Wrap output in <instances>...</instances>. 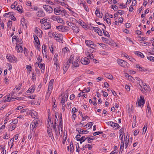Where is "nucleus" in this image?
Masks as SVG:
<instances>
[{"instance_id":"a19ab883","label":"nucleus","mask_w":154,"mask_h":154,"mask_svg":"<svg viewBox=\"0 0 154 154\" xmlns=\"http://www.w3.org/2000/svg\"><path fill=\"white\" fill-rule=\"evenodd\" d=\"M147 128V123L145 124L144 125V126L143 128V134H144L146 131V130Z\"/></svg>"},{"instance_id":"6e6552de","label":"nucleus","mask_w":154,"mask_h":154,"mask_svg":"<svg viewBox=\"0 0 154 154\" xmlns=\"http://www.w3.org/2000/svg\"><path fill=\"white\" fill-rule=\"evenodd\" d=\"M6 57L8 60L11 62L14 63L17 62V58L13 55H8Z\"/></svg>"},{"instance_id":"aec40b11","label":"nucleus","mask_w":154,"mask_h":154,"mask_svg":"<svg viewBox=\"0 0 154 154\" xmlns=\"http://www.w3.org/2000/svg\"><path fill=\"white\" fill-rule=\"evenodd\" d=\"M92 28L94 31L97 33L100 36L102 35L103 34L102 32L99 28L93 27Z\"/></svg>"},{"instance_id":"4468645a","label":"nucleus","mask_w":154,"mask_h":154,"mask_svg":"<svg viewBox=\"0 0 154 154\" xmlns=\"http://www.w3.org/2000/svg\"><path fill=\"white\" fill-rule=\"evenodd\" d=\"M43 8L46 11L49 13H51L53 11V9L50 6L44 5H43Z\"/></svg>"},{"instance_id":"6e6d98bb","label":"nucleus","mask_w":154,"mask_h":154,"mask_svg":"<svg viewBox=\"0 0 154 154\" xmlns=\"http://www.w3.org/2000/svg\"><path fill=\"white\" fill-rule=\"evenodd\" d=\"M102 39L104 43H107L109 42V40L106 38L102 37Z\"/></svg>"},{"instance_id":"cd10ccee","label":"nucleus","mask_w":154,"mask_h":154,"mask_svg":"<svg viewBox=\"0 0 154 154\" xmlns=\"http://www.w3.org/2000/svg\"><path fill=\"white\" fill-rule=\"evenodd\" d=\"M54 80L53 79L51 80L49 83L48 88L49 90H52L53 88V85Z\"/></svg>"},{"instance_id":"dca6fc26","label":"nucleus","mask_w":154,"mask_h":154,"mask_svg":"<svg viewBox=\"0 0 154 154\" xmlns=\"http://www.w3.org/2000/svg\"><path fill=\"white\" fill-rule=\"evenodd\" d=\"M47 49L46 48V46L44 45L42 46V53L43 56L46 58L47 57Z\"/></svg>"},{"instance_id":"774afa93","label":"nucleus","mask_w":154,"mask_h":154,"mask_svg":"<svg viewBox=\"0 0 154 154\" xmlns=\"http://www.w3.org/2000/svg\"><path fill=\"white\" fill-rule=\"evenodd\" d=\"M68 48L67 47H65L63 48L62 49V51L65 54L68 51Z\"/></svg>"},{"instance_id":"e2e57ef3","label":"nucleus","mask_w":154,"mask_h":154,"mask_svg":"<svg viewBox=\"0 0 154 154\" xmlns=\"http://www.w3.org/2000/svg\"><path fill=\"white\" fill-rule=\"evenodd\" d=\"M12 22L11 20H9L8 21L7 26L8 27H11V25L12 24Z\"/></svg>"},{"instance_id":"c03bdc74","label":"nucleus","mask_w":154,"mask_h":154,"mask_svg":"<svg viewBox=\"0 0 154 154\" xmlns=\"http://www.w3.org/2000/svg\"><path fill=\"white\" fill-rule=\"evenodd\" d=\"M91 137H87V141L88 143H91V141L94 140V137L93 136H92Z\"/></svg>"},{"instance_id":"69168bd1","label":"nucleus","mask_w":154,"mask_h":154,"mask_svg":"<svg viewBox=\"0 0 154 154\" xmlns=\"http://www.w3.org/2000/svg\"><path fill=\"white\" fill-rule=\"evenodd\" d=\"M100 54L103 55H108V53L105 52L104 51H100Z\"/></svg>"},{"instance_id":"a211bd4d","label":"nucleus","mask_w":154,"mask_h":154,"mask_svg":"<svg viewBox=\"0 0 154 154\" xmlns=\"http://www.w3.org/2000/svg\"><path fill=\"white\" fill-rule=\"evenodd\" d=\"M48 122L50 127H51L50 125H51V128L54 129L55 131H56L57 129L56 126L53 125V122L51 121V118L49 117L48 119Z\"/></svg>"},{"instance_id":"de8ad7c7","label":"nucleus","mask_w":154,"mask_h":154,"mask_svg":"<svg viewBox=\"0 0 154 154\" xmlns=\"http://www.w3.org/2000/svg\"><path fill=\"white\" fill-rule=\"evenodd\" d=\"M69 67H68V66H66V65H65V64L64 65V67H63V70L64 71V72H63V74H65L66 72L67 71V70H68V68H69Z\"/></svg>"},{"instance_id":"20e7f679","label":"nucleus","mask_w":154,"mask_h":154,"mask_svg":"<svg viewBox=\"0 0 154 154\" xmlns=\"http://www.w3.org/2000/svg\"><path fill=\"white\" fill-rule=\"evenodd\" d=\"M117 62L119 65L121 67L125 68H128L129 67V64L124 60L118 59Z\"/></svg>"},{"instance_id":"864d4df0","label":"nucleus","mask_w":154,"mask_h":154,"mask_svg":"<svg viewBox=\"0 0 154 154\" xmlns=\"http://www.w3.org/2000/svg\"><path fill=\"white\" fill-rule=\"evenodd\" d=\"M18 39L19 38L18 36L16 35H14L12 37V42H14L15 41H16V42H17Z\"/></svg>"},{"instance_id":"37998d69","label":"nucleus","mask_w":154,"mask_h":154,"mask_svg":"<svg viewBox=\"0 0 154 154\" xmlns=\"http://www.w3.org/2000/svg\"><path fill=\"white\" fill-rule=\"evenodd\" d=\"M49 48L50 51L52 53H53V51H54V48H53V46L52 45V44L50 42L49 43Z\"/></svg>"},{"instance_id":"f3484780","label":"nucleus","mask_w":154,"mask_h":154,"mask_svg":"<svg viewBox=\"0 0 154 154\" xmlns=\"http://www.w3.org/2000/svg\"><path fill=\"white\" fill-rule=\"evenodd\" d=\"M123 134H120L119 136V139L120 140H121V146H120V149L122 150L124 148V140H123Z\"/></svg>"},{"instance_id":"f03ea898","label":"nucleus","mask_w":154,"mask_h":154,"mask_svg":"<svg viewBox=\"0 0 154 154\" xmlns=\"http://www.w3.org/2000/svg\"><path fill=\"white\" fill-rule=\"evenodd\" d=\"M139 85L140 86L139 87V88L141 90V91L143 93L146 94L149 93L150 90L149 88L143 81H141L140 82Z\"/></svg>"},{"instance_id":"7c9ffc66","label":"nucleus","mask_w":154,"mask_h":154,"mask_svg":"<svg viewBox=\"0 0 154 154\" xmlns=\"http://www.w3.org/2000/svg\"><path fill=\"white\" fill-rule=\"evenodd\" d=\"M87 137H85V136H82L80 139H79V140H78V141H80V144H82V143L84 142L86 140H87Z\"/></svg>"},{"instance_id":"f8f14e48","label":"nucleus","mask_w":154,"mask_h":154,"mask_svg":"<svg viewBox=\"0 0 154 154\" xmlns=\"http://www.w3.org/2000/svg\"><path fill=\"white\" fill-rule=\"evenodd\" d=\"M41 27L42 29H48L51 28V26L49 22H47L45 24L42 25Z\"/></svg>"},{"instance_id":"58836bf2","label":"nucleus","mask_w":154,"mask_h":154,"mask_svg":"<svg viewBox=\"0 0 154 154\" xmlns=\"http://www.w3.org/2000/svg\"><path fill=\"white\" fill-rule=\"evenodd\" d=\"M47 19L46 18H44L40 20V22L41 23V26L42 25L46 23L47 22Z\"/></svg>"},{"instance_id":"4be33fe9","label":"nucleus","mask_w":154,"mask_h":154,"mask_svg":"<svg viewBox=\"0 0 154 154\" xmlns=\"http://www.w3.org/2000/svg\"><path fill=\"white\" fill-rule=\"evenodd\" d=\"M45 15V13L42 10L38 11L36 13V15L38 17H43Z\"/></svg>"},{"instance_id":"4c0bfd02","label":"nucleus","mask_w":154,"mask_h":154,"mask_svg":"<svg viewBox=\"0 0 154 154\" xmlns=\"http://www.w3.org/2000/svg\"><path fill=\"white\" fill-rule=\"evenodd\" d=\"M62 118H60V123L58 125V130L60 131L61 129L62 128Z\"/></svg>"},{"instance_id":"a878e982","label":"nucleus","mask_w":154,"mask_h":154,"mask_svg":"<svg viewBox=\"0 0 154 154\" xmlns=\"http://www.w3.org/2000/svg\"><path fill=\"white\" fill-rule=\"evenodd\" d=\"M35 89V87L34 86H32L30 87L29 89L27 91V93H32L34 91Z\"/></svg>"},{"instance_id":"4d7b16f0","label":"nucleus","mask_w":154,"mask_h":154,"mask_svg":"<svg viewBox=\"0 0 154 154\" xmlns=\"http://www.w3.org/2000/svg\"><path fill=\"white\" fill-rule=\"evenodd\" d=\"M147 58L151 61H154V57L152 56H147Z\"/></svg>"},{"instance_id":"7ed1b4c3","label":"nucleus","mask_w":154,"mask_h":154,"mask_svg":"<svg viewBox=\"0 0 154 154\" xmlns=\"http://www.w3.org/2000/svg\"><path fill=\"white\" fill-rule=\"evenodd\" d=\"M54 13L57 15H59L63 14L64 15H65L67 14L66 11L60 6L54 8Z\"/></svg>"},{"instance_id":"72a5a7b5","label":"nucleus","mask_w":154,"mask_h":154,"mask_svg":"<svg viewBox=\"0 0 154 154\" xmlns=\"http://www.w3.org/2000/svg\"><path fill=\"white\" fill-rule=\"evenodd\" d=\"M95 14L98 17L102 18V14L100 13L99 10L97 9L95 11Z\"/></svg>"},{"instance_id":"3c124183","label":"nucleus","mask_w":154,"mask_h":154,"mask_svg":"<svg viewBox=\"0 0 154 154\" xmlns=\"http://www.w3.org/2000/svg\"><path fill=\"white\" fill-rule=\"evenodd\" d=\"M12 13L11 12H9L5 14L4 16L5 17H9L11 15H12Z\"/></svg>"},{"instance_id":"1a4fd4ad","label":"nucleus","mask_w":154,"mask_h":154,"mask_svg":"<svg viewBox=\"0 0 154 154\" xmlns=\"http://www.w3.org/2000/svg\"><path fill=\"white\" fill-rule=\"evenodd\" d=\"M79 57H77L74 61L72 62V67H77L79 66V63H80Z\"/></svg>"},{"instance_id":"2eb2a0df","label":"nucleus","mask_w":154,"mask_h":154,"mask_svg":"<svg viewBox=\"0 0 154 154\" xmlns=\"http://www.w3.org/2000/svg\"><path fill=\"white\" fill-rule=\"evenodd\" d=\"M106 123L108 125L110 126L113 128L117 127V128H118L120 127L118 124L114 123L112 122H108Z\"/></svg>"},{"instance_id":"a18cd8bd","label":"nucleus","mask_w":154,"mask_h":154,"mask_svg":"<svg viewBox=\"0 0 154 154\" xmlns=\"http://www.w3.org/2000/svg\"><path fill=\"white\" fill-rule=\"evenodd\" d=\"M90 90V87H89L88 88L86 89V90H84L83 91V92L82 93V95L83 96H85V94H83V93H84L85 92H89Z\"/></svg>"},{"instance_id":"f704fd0d","label":"nucleus","mask_w":154,"mask_h":154,"mask_svg":"<svg viewBox=\"0 0 154 154\" xmlns=\"http://www.w3.org/2000/svg\"><path fill=\"white\" fill-rule=\"evenodd\" d=\"M68 99V97H63L62 98L60 101V103L62 104H65V102H66Z\"/></svg>"},{"instance_id":"49530a36","label":"nucleus","mask_w":154,"mask_h":154,"mask_svg":"<svg viewBox=\"0 0 154 154\" xmlns=\"http://www.w3.org/2000/svg\"><path fill=\"white\" fill-rule=\"evenodd\" d=\"M32 124H34V127H37L38 126V119L34 120L32 122Z\"/></svg>"},{"instance_id":"412c9836","label":"nucleus","mask_w":154,"mask_h":154,"mask_svg":"<svg viewBox=\"0 0 154 154\" xmlns=\"http://www.w3.org/2000/svg\"><path fill=\"white\" fill-rule=\"evenodd\" d=\"M29 114H30L31 116L33 118H37L38 116V113L36 111L32 110L29 112Z\"/></svg>"},{"instance_id":"8fccbe9b","label":"nucleus","mask_w":154,"mask_h":154,"mask_svg":"<svg viewBox=\"0 0 154 154\" xmlns=\"http://www.w3.org/2000/svg\"><path fill=\"white\" fill-rule=\"evenodd\" d=\"M104 35L107 37H109V35L108 32L106 31L103 28L102 29Z\"/></svg>"},{"instance_id":"052dcab7","label":"nucleus","mask_w":154,"mask_h":154,"mask_svg":"<svg viewBox=\"0 0 154 154\" xmlns=\"http://www.w3.org/2000/svg\"><path fill=\"white\" fill-rule=\"evenodd\" d=\"M32 79L33 81V80L36 78V76L35 75V73H34V72H32Z\"/></svg>"},{"instance_id":"13d9d810","label":"nucleus","mask_w":154,"mask_h":154,"mask_svg":"<svg viewBox=\"0 0 154 154\" xmlns=\"http://www.w3.org/2000/svg\"><path fill=\"white\" fill-rule=\"evenodd\" d=\"M136 54H137L138 56L142 58H143L144 57L143 54L140 52H137L136 53Z\"/></svg>"},{"instance_id":"423d86ee","label":"nucleus","mask_w":154,"mask_h":154,"mask_svg":"<svg viewBox=\"0 0 154 154\" xmlns=\"http://www.w3.org/2000/svg\"><path fill=\"white\" fill-rule=\"evenodd\" d=\"M53 37L56 39V40H57L60 43H63V36L61 34L55 33L53 35Z\"/></svg>"},{"instance_id":"bf43d9fd","label":"nucleus","mask_w":154,"mask_h":154,"mask_svg":"<svg viewBox=\"0 0 154 154\" xmlns=\"http://www.w3.org/2000/svg\"><path fill=\"white\" fill-rule=\"evenodd\" d=\"M76 131H78L79 133L80 134H82L83 130L79 128H76Z\"/></svg>"},{"instance_id":"b1692460","label":"nucleus","mask_w":154,"mask_h":154,"mask_svg":"<svg viewBox=\"0 0 154 154\" xmlns=\"http://www.w3.org/2000/svg\"><path fill=\"white\" fill-rule=\"evenodd\" d=\"M38 66L41 69V72L42 73L44 72V69H45V65L44 64H42L41 62H38Z\"/></svg>"},{"instance_id":"603ef678","label":"nucleus","mask_w":154,"mask_h":154,"mask_svg":"<svg viewBox=\"0 0 154 154\" xmlns=\"http://www.w3.org/2000/svg\"><path fill=\"white\" fill-rule=\"evenodd\" d=\"M57 21L59 23H63V19L57 17Z\"/></svg>"},{"instance_id":"9d476101","label":"nucleus","mask_w":154,"mask_h":154,"mask_svg":"<svg viewBox=\"0 0 154 154\" xmlns=\"http://www.w3.org/2000/svg\"><path fill=\"white\" fill-rule=\"evenodd\" d=\"M86 45L89 47L92 48H93L94 47H95L94 42L90 40H85V41Z\"/></svg>"},{"instance_id":"ddd939ff","label":"nucleus","mask_w":154,"mask_h":154,"mask_svg":"<svg viewBox=\"0 0 154 154\" xmlns=\"http://www.w3.org/2000/svg\"><path fill=\"white\" fill-rule=\"evenodd\" d=\"M81 62L83 64L87 65L90 63V61L88 58L84 57L81 59Z\"/></svg>"},{"instance_id":"39448f33","label":"nucleus","mask_w":154,"mask_h":154,"mask_svg":"<svg viewBox=\"0 0 154 154\" xmlns=\"http://www.w3.org/2000/svg\"><path fill=\"white\" fill-rule=\"evenodd\" d=\"M14 97H4L3 100L5 102H8L9 101H13L15 99H22L23 100L24 98L22 97H17L16 98H14Z\"/></svg>"},{"instance_id":"c9c22d12","label":"nucleus","mask_w":154,"mask_h":154,"mask_svg":"<svg viewBox=\"0 0 154 154\" xmlns=\"http://www.w3.org/2000/svg\"><path fill=\"white\" fill-rule=\"evenodd\" d=\"M69 28L67 26H63L61 30L62 32H67L69 30Z\"/></svg>"},{"instance_id":"0eeeda50","label":"nucleus","mask_w":154,"mask_h":154,"mask_svg":"<svg viewBox=\"0 0 154 154\" xmlns=\"http://www.w3.org/2000/svg\"><path fill=\"white\" fill-rule=\"evenodd\" d=\"M144 103L145 100L143 97H140V99H138L136 102V105L137 106L143 107Z\"/></svg>"},{"instance_id":"c756f323","label":"nucleus","mask_w":154,"mask_h":154,"mask_svg":"<svg viewBox=\"0 0 154 154\" xmlns=\"http://www.w3.org/2000/svg\"><path fill=\"white\" fill-rule=\"evenodd\" d=\"M104 75L106 78L112 80L113 78L112 76L109 73H104Z\"/></svg>"},{"instance_id":"338daca9","label":"nucleus","mask_w":154,"mask_h":154,"mask_svg":"<svg viewBox=\"0 0 154 154\" xmlns=\"http://www.w3.org/2000/svg\"><path fill=\"white\" fill-rule=\"evenodd\" d=\"M26 67L27 69V70H29V71H30L31 70L32 67L31 66L26 65Z\"/></svg>"},{"instance_id":"ea45409f","label":"nucleus","mask_w":154,"mask_h":154,"mask_svg":"<svg viewBox=\"0 0 154 154\" xmlns=\"http://www.w3.org/2000/svg\"><path fill=\"white\" fill-rule=\"evenodd\" d=\"M78 23L79 24L82 26L83 28L85 27V24L82 20H79Z\"/></svg>"},{"instance_id":"5701e85b","label":"nucleus","mask_w":154,"mask_h":154,"mask_svg":"<svg viewBox=\"0 0 154 154\" xmlns=\"http://www.w3.org/2000/svg\"><path fill=\"white\" fill-rule=\"evenodd\" d=\"M123 141H124V144L125 143V148H126L128 147V145H129V138H127V136L126 137H124Z\"/></svg>"},{"instance_id":"6ab92c4d","label":"nucleus","mask_w":154,"mask_h":154,"mask_svg":"<svg viewBox=\"0 0 154 154\" xmlns=\"http://www.w3.org/2000/svg\"><path fill=\"white\" fill-rule=\"evenodd\" d=\"M15 49L17 52H22L23 51V48L22 46L17 44L15 47Z\"/></svg>"},{"instance_id":"473e14b6","label":"nucleus","mask_w":154,"mask_h":154,"mask_svg":"<svg viewBox=\"0 0 154 154\" xmlns=\"http://www.w3.org/2000/svg\"><path fill=\"white\" fill-rule=\"evenodd\" d=\"M122 55L123 57H125L128 60L131 61H132V60L133 59V58L129 56L126 54H123Z\"/></svg>"},{"instance_id":"f257e3e1","label":"nucleus","mask_w":154,"mask_h":154,"mask_svg":"<svg viewBox=\"0 0 154 154\" xmlns=\"http://www.w3.org/2000/svg\"><path fill=\"white\" fill-rule=\"evenodd\" d=\"M139 85L140 86L139 87V88L141 90V91L143 93L146 94L149 93L150 90L149 88L143 81H141L140 82Z\"/></svg>"},{"instance_id":"09e8293b","label":"nucleus","mask_w":154,"mask_h":154,"mask_svg":"<svg viewBox=\"0 0 154 154\" xmlns=\"http://www.w3.org/2000/svg\"><path fill=\"white\" fill-rule=\"evenodd\" d=\"M35 32L37 35H38V34H40V32L41 33H42V31L38 28H36Z\"/></svg>"},{"instance_id":"9b49d317","label":"nucleus","mask_w":154,"mask_h":154,"mask_svg":"<svg viewBox=\"0 0 154 154\" xmlns=\"http://www.w3.org/2000/svg\"><path fill=\"white\" fill-rule=\"evenodd\" d=\"M55 1L58 3V4L62 6L66 7L67 8V6H68L66 3V2L63 0H54Z\"/></svg>"},{"instance_id":"79ce46f5","label":"nucleus","mask_w":154,"mask_h":154,"mask_svg":"<svg viewBox=\"0 0 154 154\" xmlns=\"http://www.w3.org/2000/svg\"><path fill=\"white\" fill-rule=\"evenodd\" d=\"M87 56L90 59H92L94 58L93 54L91 53H88L86 54Z\"/></svg>"},{"instance_id":"c85d7f7f","label":"nucleus","mask_w":154,"mask_h":154,"mask_svg":"<svg viewBox=\"0 0 154 154\" xmlns=\"http://www.w3.org/2000/svg\"><path fill=\"white\" fill-rule=\"evenodd\" d=\"M22 85V83H20L18 85H17L16 86L14 90V91L17 92L19 91Z\"/></svg>"},{"instance_id":"bb28decb","label":"nucleus","mask_w":154,"mask_h":154,"mask_svg":"<svg viewBox=\"0 0 154 154\" xmlns=\"http://www.w3.org/2000/svg\"><path fill=\"white\" fill-rule=\"evenodd\" d=\"M71 28L75 33H77L79 32V29L77 26L73 25L72 26V27H71Z\"/></svg>"},{"instance_id":"0e129e2a","label":"nucleus","mask_w":154,"mask_h":154,"mask_svg":"<svg viewBox=\"0 0 154 154\" xmlns=\"http://www.w3.org/2000/svg\"><path fill=\"white\" fill-rule=\"evenodd\" d=\"M136 120H133V124H132V127L133 128L135 127L136 126Z\"/></svg>"},{"instance_id":"393cba45","label":"nucleus","mask_w":154,"mask_h":154,"mask_svg":"<svg viewBox=\"0 0 154 154\" xmlns=\"http://www.w3.org/2000/svg\"><path fill=\"white\" fill-rule=\"evenodd\" d=\"M136 68L139 69V70L143 72H146V69L142 67L139 64H137L136 65Z\"/></svg>"},{"instance_id":"680f3d73","label":"nucleus","mask_w":154,"mask_h":154,"mask_svg":"<svg viewBox=\"0 0 154 154\" xmlns=\"http://www.w3.org/2000/svg\"><path fill=\"white\" fill-rule=\"evenodd\" d=\"M102 133L103 132L102 131H98L94 133L93 134L94 136H96L100 134H102Z\"/></svg>"},{"instance_id":"5fc2aeb1","label":"nucleus","mask_w":154,"mask_h":154,"mask_svg":"<svg viewBox=\"0 0 154 154\" xmlns=\"http://www.w3.org/2000/svg\"><path fill=\"white\" fill-rule=\"evenodd\" d=\"M93 123L90 122L87 124L85 126H87L89 128H91L93 125Z\"/></svg>"},{"instance_id":"2f4dec72","label":"nucleus","mask_w":154,"mask_h":154,"mask_svg":"<svg viewBox=\"0 0 154 154\" xmlns=\"http://www.w3.org/2000/svg\"><path fill=\"white\" fill-rule=\"evenodd\" d=\"M33 37H34V39L35 40V42L36 43L37 45H40V42L39 41L38 38L37 37V36L35 35H34Z\"/></svg>"},{"instance_id":"e433bc0d","label":"nucleus","mask_w":154,"mask_h":154,"mask_svg":"<svg viewBox=\"0 0 154 154\" xmlns=\"http://www.w3.org/2000/svg\"><path fill=\"white\" fill-rule=\"evenodd\" d=\"M80 5L82 4L83 7L87 11H88V8L87 6L86 5V3H83V2L82 1H80Z\"/></svg>"}]
</instances>
